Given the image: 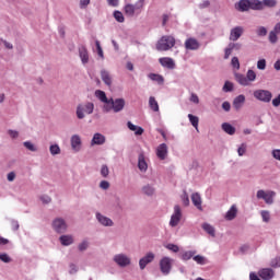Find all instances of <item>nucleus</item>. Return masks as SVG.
Instances as JSON below:
<instances>
[{
    "instance_id": "obj_1",
    "label": "nucleus",
    "mask_w": 280,
    "mask_h": 280,
    "mask_svg": "<svg viewBox=\"0 0 280 280\" xmlns=\"http://www.w3.org/2000/svg\"><path fill=\"white\" fill-rule=\"evenodd\" d=\"M94 95L98 102H102L103 113H121L124 108H126V100L125 98H108L106 96V92L102 90H96Z\"/></svg>"
},
{
    "instance_id": "obj_2",
    "label": "nucleus",
    "mask_w": 280,
    "mask_h": 280,
    "mask_svg": "<svg viewBox=\"0 0 280 280\" xmlns=\"http://www.w3.org/2000/svg\"><path fill=\"white\" fill-rule=\"evenodd\" d=\"M95 110V104L93 102L86 101L83 103H79L75 109V116L79 119H85L86 115H93Z\"/></svg>"
},
{
    "instance_id": "obj_3",
    "label": "nucleus",
    "mask_w": 280,
    "mask_h": 280,
    "mask_svg": "<svg viewBox=\"0 0 280 280\" xmlns=\"http://www.w3.org/2000/svg\"><path fill=\"white\" fill-rule=\"evenodd\" d=\"M235 81L241 85V86H250L253 82L257 80V72L253 69H248L246 72V75L242 73H235L234 74Z\"/></svg>"
},
{
    "instance_id": "obj_4",
    "label": "nucleus",
    "mask_w": 280,
    "mask_h": 280,
    "mask_svg": "<svg viewBox=\"0 0 280 280\" xmlns=\"http://www.w3.org/2000/svg\"><path fill=\"white\" fill-rule=\"evenodd\" d=\"M142 8H145V0H138L135 4H125L124 12L126 16H135V14H141Z\"/></svg>"
},
{
    "instance_id": "obj_5",
    "label": "nucleus",
    "mask_w": 280,
    "mask_h": 280,
    "mask_svg": "<svg viewBox=\"0 0 280 280\" xmlns=\"http://www.w3.org/2000/svg\"><path fill=\"white\" fill-rule=\"evenodd\" d=\"M180 222H183V207L175 205L173 207L168 226H171V229H176Z\"/></svg>"
},
{
    "instance_id": "obj_6",
    "label": "nucleus",
    "mask_w": 280,
    "mask_h": 280,
    "mask_svg": "<svg viewBox=\"0 0 280 280\" xmlns=\"http://www.w3.org/2000/svg\"><path fill=\"white\" fill-rule=\"evenodd\" d=\"M113 261L118 268H130V266H132V258L126 253L115 254Z\"/></svg>"
},
{
    "instance_id": "obj_7",
    "label": "nucleus",
    "mask_w": 280,
    "mask_h": 280,
    "mask_svg": "<svg viewBox=\"0 0 280 280\" xmlns=\"http://www.w3.org/2000/svg\"><path fill=\"white\" fill-rule=\"evenodd\" d=\"M257 200H264L267 205H275V198H277V192L270 189H259L256 192Z\"/></svg>"
},
{
    "instance_id": "obj_8",
    "label": "nucleus",
    "mask_w": 280,
    "mask_h": 280,
    "mask_svg": "<svg viewBox=\"0 0 280 280\" xmlns=\"http://www.w3.org/2000/svg\"><path fill=\"white\" fill-rule=\"evenodd\" d=\"M174 45H176V39L170 35H165L156 43V49L158 51H170Z\"/></svg>"
},
{
    "instance_id": "obj_9",
    "label": "nucleus",
    "mask_w": 280,
    "mask_h": 280,
    "mask_svg": "<svg viewBox=\"0 0 280 280\" xmlns=\"http://www.w3.org/2000/svg\"><path fill=\"white\" fill-rule=\"evenodd\" d=\"M51 229L55 231V233L62 235V233H67V231H69V223H67L65 218L57 217L51 222Z\"/></svg>"
},
{
    "instance_id": "obj_10",
    "label": "nucleus",
    "mask_w": 280,
    "mask_h": 280,
    "mask_svg": "<svg viewBox=\"0 0 280 280\" xmlns=\"http://www.w3.org/2000/svg\"><path fill=\"white\" fill-rule=\"evenodd\" d=\"M238 12H248L249 10L257 11V0H240L234 5Z\"/></svg>"
},
{
    "instance_id": "obj_11",
    "label": "nucleus",
    "mask_w": 280,
    "mask_h": 280,
    "mask_svg": "<svg viewBox=\"0 0 280 280\" xmlns=\"http://www.w3.org/2000/svg\"><path fill=\"white\" fill-rule=\"evenodd\" d=\"M137 167L141 174H147L150 167V158L144 151H140L138 154Z\"/></svg>"
},
{
    "instance_id": "obj_12",
    "label": "nucleus",
    "mask_w": 280,
    "mask_h": 280,
    "mask_svg": "<svg viewBox=\"0 0 280 280\" xmlns=\"http://www.w3.org/2000/svg\"><path fill=\"white\" fill-rule=\"evenodd\" d=\"M70 148L75 154H78V152H82V148H84L82 136H80L79 133H73L70 137Z\"/></svg>"
},
{
    "instance_id": "obj_13",
    "label": "nucleus",
    "mask_w": 280,
    "mask_h": 280,
    "mask_svg": "<svg viewBox=\"0 0 280 280\" xmlns=\"http://www.w3.org/2000/svg\"><path fill=\"white\" fill-rule=\"evenodd\" d=\"M172 266H174V260L170 256H164L160 260V270L162 275L167 277L172 272Z\"/></svg>"
},
{
    "instance_id": "obj_14",
    "label": "nucleus",
    "mask_w": 280,
    "mask_h": 280,
    "mask_svg": "<svg viewBox=\"0 0 280 280\" xmlns=\"http://www.w3.org/2000/svg\"><path fill=\"white\" fill-rule=\"evenodd\" d=\"M255 100L258 102H264V104H268L272 101V92L268 90H256L254 91Z\"/></svg>"
},
{
    "instance_id": "obj_15",
    "label": "nucleus",
    "mask_w": 280,
    "mask_h": 280,
    "mask_svg": "<svg viewBox=\"0 0 280 280\" xmlns=\"http://www.w3.org/2000/svg\"><path fill=\"white\" fill-rule=\"evenodd\" d=\"M170 155V147L167 143H161L155 148V156H158L159 161H165Z\"/></svg>"
},
{
    "instance_id": "obj_16",
    "label": "nucleus",
    "mask_w": 280,
    "mask_h": 280,
    "mask_svg": "<svg viewBox=\"0 0 280 280\" xmlns=\"http://www.w3.org/2000/svg\"><path fill=\"white\" fill-rule=\"evenodd\" d=\"M242 36H244V26L236 25L230 30L229 40H231V43H237Z\"/></svg>"
},
{
    "instance_id": "obj_17",
    "label": "nucleus",
    "mask_w": 280,
    "mask_h": 280,
    "mask_svg": "<svg viewBox=\"0 0 280 280\" xmlns=\"http://www.w3.org/2000/svg\"><path fill=\"white\" fill-rule=\"evenodd\" d=\"M184 47L187 51H198L202 45L200 44V40L195 37H187L184 43Z\"/></svg>"
},
{
    "instance_id": "obj_18",
    "label": "nucleus",
    "mask_w": 280,
    "mask_h": 280,
    "mask_svg": "<svg viewBox=\"0 0 280 280\" xmlns=\"http://www.w3.org/2000/svg\"><path fill=\"white\" fill-rule=\"evenodd\" d=\"M156 255L152 252H148L142 258L139 260L140 270H145L149 264H152L155 259Z\"/></svg>"
},
{
    "instance_id": "obj_19",
    "label": "nucleus",
    "mask_w": 280,
    "mask_h": 280,
    "mask_svg": "<svg viewBox=\"0 0 280 280\" xmlns=\"http://www.w3.org/2000/svg\"><path fill=\"white\" fill-rule=\"evenodd\" d=\"M95 219L98 222V224H101V226H106V228L115 226V222L113 221V219L102 214V212H96Z\"/></svg>"
},
{
    "instance_id": "obj_20",
    "label": "nucleus",
    "mask_w": 280,
    "mask_h": 280,
    "mask_svg": "<svg viewBox=\"0 0 280 280\" xmlns=\"http://www.w3.org/2000/svg\"><path fill=\"white\" fill-rule=\"evenodd\" d=\"M59 244L61 246H73L75 244V236L73 234H61L59 236Z\"/></svg>"
},
{
    "instance_id": "obj_21",
    "label": "nucleus",
    "mask_w": 280,
    "mask_h": 280,
    "mask_svg": "<svg viewBox=\"0 0 280 280\" xmlns=\"http://www.w3.org/2000/svg\"><path fill=\"white\" fill-rule=\"evenodd\" d=\"M257 11L266 8H277V0H256Z\"/></svg>"
},
{
    "instance_id": "obj_22",
    "label": "nucleus",
    "mask_w": 280,
    "mask_h": 280,
    "mask_svg": "<svg viewBox=\"0 0 280 280\" xmlns=\"http://www.w3.org/2000/svg\"><path fill=\"white\" fill-rule=\"evenodd\" d=\"M106 143V136L101 132H95L91 139L90 145L93 148L95 145H104Z\"/></svg>"
},
{
    "instance_id": "obj_23",
    "label": "nucleus",
    "mask_w": 280,
    "mask_h": 280,
    "mask_svg": "<svg viewBox=\"0 0 280 280\" xmlns=\"http://www.w3.org/2000/svg\"><path fill=\"white\" fill-rule=\"evenodd\" d=\"M238 211L240 209L237 208V205H232L230 209L225 212L224 219L229 222L235 220V218H237Z\"/></svg>"
},
{
    "instance_id": "obj_24",
    "label": "nucleus",
    "mask_w": 280,
    "mask_h": 280,
    "mask_svg": "<svg viewBox=\"0 0 280 280\" xmlns=\"http://www.w3.org/2000/svg\"><path fill=\"white\" fill-rule=\"evenodd\" d=\"M258 277H260L262 280L275 279V270L271 268H262L258 271Z\"/></svg>"
},
{
    "instance_id": "obj_25",
    "label": "nucleus",
    "mask_w": 280,
    "mask_h": 280,
    "mask_svg": "<svg viewBox=\"0 0 280 280\" xmlns=\"http://www.w3.org/2000/svg\"><path fill=\"white\" fill-rule=\"evenodd\" d=\"M159 62L164 69H174L176 67V62L170 57H162L159 59Z\"/></svg>"
},
{
    "instance_id": "obj_26",
    "label": "nucleus",
    "mask_w": 280,
    "mask_h": 280,
    "mask_svg": "<svg viewBox=\"0 0 280 280\" xmlns=\"http://www.w3.org/2000/svg\"><path fill=\"white\" fill-rule=\"evenodd\" d=\"M244 104H246V96L244 94H240L233 101V108H235V110H240Z\"/></svg>"
},
{
    "instance_id": "obj_27",
    "label": "nucleus",
    "mask_w": 280,
    "mask_h": 280,
    "mask_svg": "<svg viewBox=\"0 0 280 280\" xmlns=\"http://www.w3.org/2000/svg\"><path fill=\"white\" fill-rule=\"evenodd\" d=\"M190 198L194 207H196V209H198L199 211H202V197L200 196V194L194 192Z\"/></svg>"
},
{
    "instance_id": "obj_28",
    "label": "nucleus",
    "mask_w": 280,
    "mask_h": 280,
    "mask_svg": "<svg viewBox=\"0 0 280 280\" xmlns=\"http://www.w3.org/2000/svg\"><path fill=\"white\" fill-rule=\"evenodd\" d=\"M148 78L151 82H155V84H159L160 86L165 84V78L159 73H149Z\"/></svg>"
},
{
    "instance_id": "obj_29",
    "label": "nucleus",
    "mask_w": 280,
    "mask_h": 280,
    "mask_svg": "<svg viewBox=\"0 0 280 280\" xmlns=\"http://www.w3.org/2000/svg\"><path fill=\"white\" fill-rule=\"evenodd\" d=\"M79 58L82 65H89V50L84 46L79 47Z\"/></svg>"
},
{
    "instance_id": "obj_30",
    "label": "nucleus",
    "mask_w": 280,
    "mask_h": 280,
    "mask_svg": "<svg viewBox=\"0 0 280 280\" xmlns=\"http://www.w3.org/2000/svg\"><path fill=\"white\" fill-rule=\"evenodd\" d=\"M221 130H223V132H225V135H229L230 137H233V135L237 132V129L230 122H223L221 125Z\"/></svg>"
},
{
    "instance_id": "obj_31",
    "label": "nucleus",
    "mask_w": 280,
    "mask_h": 280,
    "mask_svg": "<svg viewBox=\"0 0 280 280\" xmlns=\"http://www.w3.org/2000/svg\"><path fill=\"white\" fill-rule=\"evenodd\" d=\"M127 128L131 130V132H133L136 137H141V135H143L144 132L142 127L132 124V121L127 122Z\"/></svg>"
},
{
    "instance_id": "obj_32",
    "label": "nucleus",
    "mask_w": 280,
    "mask_h": 280,
    "mask_svg": "<svg viewBox=\"0 0 280 280\" xmlns=\"http://www.w3.org/2000/svg\"><path fill=\"white\" fill-rule=\"evenodd\" d=\"M91 247V240L83 238L79 242L77 248L79 253H86V249Z\"/></svg>"
},
{
    "instance_id": "obj_33",
    "label": "nucleus",
    "mask_w": 280,
    "mask_h": 280,
    "mask_svg": "<svg viewBox=\"0 0 280 280\" xmlns=\"http://www.w3.org/2000/svg\"><path fill=\"white\" fill-rule=\"evenodd\" d=\"M101 78L106 86H110L113 84V77L107 70H101Z\"/></svg>"
},
{
    "instance_id": "obj_34",
    "label": "nucleus",
    "mask_w": 280,
    "mask_h": 280,
    "mask_svg": "<svg viewBox=\"0 0 280 280\" xmlns=\"http://www.w3.org/2000/svg\"><path fill=\"white\" fill-rule=\"evenodd\" d=\"M49 152L50 156H59V154H62V149H60L59 143H50Z\"/></svg>"
},
{
    "instance_id": "obj_35",
    "label": "nucleus",
    "mask_w": 280,
    "mask_h": 280,
    "mask_svg": "<svg viewBox=\"0 0 280 280\" xmlns=\"http://www.w3.org/2000/svg\"><path fill=\"white\" fill-rule=\"evenodd\" d=\"M155 191L156 188H154V184H145L142 186V194H144V196H154Z\"/></svg>"
},
{
    "instance_id": "obj_36",
    "label": "nucleus",
    "mask_w": 280,
    "mask_h": 280,
    "mask_svg": "<svg viewBox=\"0 0 280 280\" xmlns=\"http://www.w3.org/2000/svg\"><path fill=\"white\" fill-rule=\"evenodd\" d=\"M201 229L210 235V237H215V228L209 223H202Z\"/></svg>"
},
{
    "instance_id": "obj_37",
    "label": "nucleus",
    "mask_w": 280,
    "mask_h": 280,
    "mask_svg": "<svg viewBox=\"0 0 280 280\" xmlns=\"http://www.w3.org/2000/svg\"><path fill=\"white\" fill-rule=\"evenodd\" d=\"M196 256V250H184L180 254V259L183 261H189V259H194Z\"/></svg>"
},
{
    "instance_id": "obj_38",
    "label": "nucleus",
    "mask_w": 280,
    "mask_h": 280,
    "mask_svg": "<svg viewBox=\"0 0 280 280\" xmlns=\"http://www.w3.org/2000/svg\"><path fill=\"white\" fill-rule=\"evenodd\" d=\"M188 120L190 121L192 128H195V130L199 132L200 130L198 129V124H200V118L196 115L188 114Z\"/></svg>"
},
{
    "instance_id": "obj_39",
    "label": "nucleus",
    "mask_w": 280,
    "mask_h": 280,
    "mask_svg": "<svg viewBox=\"0 0 280 280\" xmlns=\"http://www.w3.org/2000/svg\"><path fill=\"white\" fill-rule=\"evenodd\" d=\"M23 147L25 150H28V152H38V145L30 140L24 141Z\"/></svg>"
},
{
    "instance_id": "obj_40",
    "label": "nucleus",
    "mask_w": 280,
    "mask_h": 280,
    "mask_svg": "<svg viewBox=\"0 0 280 280\" xmlns=\"http://www.w3.org/2000/svg\"><path fill=\"white\" fill-rule=\"evenodd\" d=\"M149 108L153 110V113H159V102H156V98L154 96L149 97Z\"/></svg>"
},
{
    "instance_id": "obj_41",
    "label": "nucleus",
    "mask_w": 280,
    "mask_h": 280,
    "mask_svg": "<svg viewBox=\"0 0 280 280\" xmlns=\"http://www.w3.org/2000/svg\"><path fill=\"white\" fill-rule=\"evenodd\" d=\"M192 260H195L198 266H207V264H209L207 257L202 255H196L195 257H192Z\"/></svg>"
},
{
    "instance_id": "obj_42",
    "label": "nucleus",
    "mask_w": 280,
    "mask_h": 280,
    "mask_svg": "<svg viewBox=\"0 0 280 280\" xmlns=\"http://www.w3.org/2000/svg\"><path fill=\"white\" fill-rule=\"evenodd\" d=\"M259 213H260L262 222H265V224H268V222H270V220H271L270 211L260 210Z\"/></svg>"
},
{
    "instance_id": "obj_43",
    "label": "nucleus",
    "mask_w": 280,
    "mask_h": 280,
    "mask_svg": "<svg viewBox=\"0 0 280 280\" xmlns=\"http://www.w3.org/2000/svg\"><path fill=\"white\" fill-rule=\"evenodd\" d=\"M95 47H96V54L100 58V60H104V49L102 48V44H100V40L95 42Z\"/></svg>"
},
{
    "instance_id": "obj_44",
    "label": "nucleus",
    "mask_w": 280,
    "mask_h": 280,
    "mask_svg": "<svg viewBox=\"0 0 280 280\" xmlns=\"http://www.w3.org/2000/svg\"><path fill=\"white\" fill-rule=\"evenodd\" d=\"M102 178H108V176L110 175V168H108V165L103 164L101 166V172H100Z\"/></svg>"
},
{
    "instance_id": "obj_45",
    "label": "nucleus",
    "mask_w": 280,
    "mask_h": 280,
    "mask_svg": "<svg viewBox=\"0 0 280 280\" xmlns=\"http://www.w3.org/2000/svg\"><path fill=\"white\" fill-rule=\"evenodd\" d=\"M164 247L171 253H180V247L174 243H168Z\"/></svg>"
},
{
    "instance_id": "obj_46",
    "label": "nucleus",
    "mask_w": 280,
    "mask_h": 280,
    "mask_svg": "<svg viewBox=\"0 0 280 280\" xmlns=\"http://www.w3.org/2000/svg\"><path fill=\"white\" fill-rule=\"evenodd\" d=\"M113 16L117 23H124V21H126V18L121 11H114Z\"/></svg>"
},
{
    "instance_id": "obj_47",
    "label": "nucleus",
    "mask_w": 280,
    "mask_h": 280,
    "mask_svg": "<svg viewBox=\"0 0 280 280\" xmlns=\"http://www.w3.org/2000/svg\"><path fill=\"white\" fill-rule=\"evenodd\" d=\"M0 261L2 264H12V257L8 253L0 252Z\"/></svg>"
},
{
    "instance_id": "obj_48",
    "label": "nucleus",
    "mask_w": 280,
    "mask_h": 280,
    "mask_svg": "<svg viewBox=\"0 0 280 280\" xmlns=\"http://www.w3.org/2000/svg\"><path fill=\"white\" fill-rule=\"evenodd\" d=\"M279 40V33H276L275 31L269 32V43L271 45H276Z\"/></svg>"
},
{
    "instance_id": "obj_49",
    "label": "nucleus",
    "mask_w": 280,
    "mask_h": 280,
    "mask_svg": "<svg viewBox=\"0 0 280 280\" xmlns=\"http://www.w3.org/2000/svg\"><path fill=\"white\" fill-rule=\"evenodd\" d=\"M98 187L103 191H108V189H110V182H108L106 179H103V180L100 182Z\"/></svg>"
},
{
    "instance_id": "obj_50",
    "label": "nucleus",
    "mask_w": 280,
    "mask_h": 280,
    "mask_svg": "<svg viewBox=\"0 0 280 280\" xmlns=\"http://www.w3.org/2000/svg\"><path fill=\"white\" fill-rule=\"evenodd\" d=\"M39 200L44 205H51V196L47 195V194H44V195H40L39 196Z\"/></svg>"
},
{
    "instance_id": "obj_51",
    "label": "nucleus",
    "mask_w": 280,
    "mask_h": 280,
    "mask_svg": "<svg viewBox=\"0 0 280 280\" xmlns=\"http://www.w3.org/2000/svg\"><path fill=\"white\" fill-rule=\"evenodd\" d=\"M79 270H80V267H78V265L73 262H71L68 267L69 275H78Z\"/></svg>"
},
{
    "instance_id": "obj_52",
    "label": "nucleus",
    "mask_w": 280,
    "mask_h": 280,
    "mask_svg": "<svg viewBox=\"0 0 280 280\" xmlns=\"http://www.w3.org/2000/svg\"><path fill=\"white\" fill-rule=\"evenodd\" d=\"M180 200L184 207H189V195H187V191H183V194L180 195Z\"/></svg>"
},
{
    "instance_id": "obj_53",
    "label": "nucleus",
    "mask_w": 280,
    "mask_h": 280,
    "mask_svg": "<svg viewBox=\"0 0 280 280\" xmlns=\"http://www.w3.org/2000/svg\"><path fill=\"white\" fill-rule=\"evenodd\" d=\"M248 145L246 143H242L238 148H237V154L238 156H244L246 154V150H247Z\"/></svg>"
},
{
    "instance_id": "obj_54",
    "label": "nucleus",
    "mask_w": 280,
    "mask_h": 280,
    "mask_svg": "<svg viewBox=\"0 0 280 280\" xmlns=\"http://www.w3.org/2000/svg\"><path fill=\"white\" fill-rule=\"evenodd\" d=\"M89 5H91V0H79L80 10H88Z\"/></svg>"
},
{
    "instance_id": "obj_55",
    "label": "nucleus",
    "mask_w": 280,
    "mask_h": 280,
    "mask_svg": "<svg viewBox=\"0 0 280 280\" xmlns=\"http://www.w3.org/2000/svg\"><path fill=\"white\" fill-rule=\"evenodd\" d=\"M266 59H259L256 63L258 71H266Z\"/></svg>"
},
{
    "instance_id": "obj_56",
    "label": "nucleus",
    "mask_w": 280,
    "mask_h": 280,
    "mask_svg": "<svg viewBox=\"0 0 280 280\" xmlns=\"http://www.w3.org/2000/svg\"><path fill=\"white\" fill-rule=\"evenodd\" d=\"M233 83L230 81H226L223 85V91L224 93H231V91H233Z\"/></svg>"
},
{
    "instance_id": "obj_57",
    "label": "nucleus",
    "mask_w": 280,
    "mask_h": 280,
    "mask_svg": "<svg viewBox=\"0 0 280 280\" xmlns=\"http://www.w3.org/2000/svg\"><path fill=\"white\" fill-rule=\"evenodd\" d=\"M231 66L236 71H240V59L237 57H233L232 60H231Z\"/></svg>"
},
{
    "instance_id": "obj_58",
    "label": "nucleus",
    "mask_w": 280,
    "mask_h": 280,
    "mask_svg": "<svg viewBox=\"0 0 280 280\" xmlns=\"http://www.w3.org/2000/svg\"><path fill=\"white\" fill-rule=\"evenodd\" d=\"M189 102H191V104H200V97L198 96V94L191 93Z\"/></svg>"
},
{
    "instance_id": "obj_59",
    "label": "nucleus",
    "mask_w": 280,
    "mask_h": 280,
    "mask_svg": "<svg viewBox=\"0 0 280 280\" xmlns=\"http://www.w3.org/2000/svg\"><path fill=\"white\" fill-rule=\"evenodd\" d=\"M8 135L11 137V139H19L21 133L18 130L9 129Z\"/></svg>"
},
{
    "instance_id": "obj_60",
    "label": "nucleus",
    "mask_w": 280,
    "mask_h": 280,
    "mask_svg": "<svg viewBox=\"0 0 280 280\" xmlns=\"http://www.w3.org/2000/svg\"><path fill=\"white\" fill-rule=\"evenodd\" d=\"M256 34L258 36H266L268 34V28H266L265 26H259L256 31Z\"/></svg>"
},
{
    "instance_id": "obj_61",
    "label": "nucleus",
    "mask_w": 280,
    "mask_h": 280,
    "mask_svg": "<svg viewBox=\"0 0 280 280\" xmlns=\"http://www.w3.org/2000/svg\"><path fill=\"white\" fill-rule=\"evenodd\" d=\"M231 54H233V48L228 45L224 49V60H229V58H231Z\"/></svg>"
},
{
    "instance_id": "obj_62",
    "label": "nucleus",
    "mask_w": 280,
    "mask_h": 280,
    "mask_svg": "<svg viewBox=\"0 0 280 280\" xmlns=\"http://www.w3.org/2000/svg\"><path fill=\"white\" fill-rule=\"evenodd\" d=\"M269 266H271V268H280V257L271 259Z\"/></svg>"
},
{
    "instance_id": "obj_63",
    "label": "nucleus",
    "mask_w": 280,
    "mask_h": 280,
    "mask_svg": "<svg viewBox=\"0 0 280 280\" xmlns=\"http://www.w3.org/2000/svg\"><path fill=\"white\" fill-rule=\"evenodd\" d=\"M229 45H230L232 51H240V49H242V44H240V43L232 42Z\"/></svg>"
},
{
    "instance_id": "obj_64",
    "label": "nucleus",
    "mask_w": 280,
    "mask_h": 280,
    "mask_svg": "<svg viewBox=\"0 0 280 280\" xmlns=\"http://www.w3.org/2000/svg\"><path fill=\"white\" fill-rule=\"evenodd\" d=\"M271 156L276 160L280 162V149H273L271 151Z\"/></svg>"
}]
</instances>
